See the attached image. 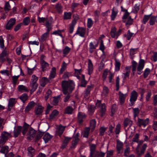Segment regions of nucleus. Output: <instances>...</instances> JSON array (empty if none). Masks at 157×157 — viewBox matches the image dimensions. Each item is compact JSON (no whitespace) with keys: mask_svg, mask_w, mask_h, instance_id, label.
Masks as SVG:
<instances>
[{"mask_svg":"<svg viewBox=\"0 0 157 157\" xmlns=\"http://www.w3.org/2000/svg\"><path fill=\"white\" fill-rule=\"evenodd\" d=\"M74 83L73 82L70 83L65 81H62V90L65 95L63 98L64 102H67L68 101L71 96V93L74 89Z\"/></svg>","mask_w":157,"mask_h":157,"instance_id":"obj_1","label":"nucleus"},{"mask_svg":"<svg viewBox=\"0 0 157 157\" xmlns=\"http://www.w3.org/2000/svg\"><path fill=\"white\" fill-rule=\"evenodd\" d=\"M12 137L11 133L4 131L2 132L0 136V144H3L9 138Z\"/></svg>","mask_w":157,"mask_h":157,"instance_id":"obj_2","label":"nucleus"},{"mask_svg":"<svg viewBox=\"0 0 157 157\" xmlns=\"http://www.w3.org/2000/svg\"><path fill=\"white\" fill-rule=\"evenodd\" d=\"M121 29H119L117 31L116 28L113 27L111 29L110 32L111 36L112 38L117 39L121 34Z\"/></svg>","mask_w":157,"mask_h":157,"instance_id":"obj_3","label":"nucleus"},{"mask_svg":"<svg viewBox=\"0 0 157 157\" xmlns=\"http://www.w3.org/2000/svg\"><path fill=\"white\" fill-rule=\"evenodd\" d=\"M15 23L16 20L15 18H12L10 19L5 26L6 29L8 30H11L13 28Z\"/></svg>","mask_w":157,"mask_h":157,"instance_id":"obj_4","label":"nucleus"},{"mask_svg":"<svg viewBox=\"0 0 157 157\" xmlns=\"http://www.w3.org/2000/svg\"><path fill=\"white\" fill-rule=\"evenodd\" d=\"M86 29L83 27H78L76 33L74 36L78 35L81 37H84L86 33Z\"/></svg>","mask_w":157,"mask_h":157,"instance_id":"obj_5","label":"nucleus"},{"mask_svg":"<svg viewBox=\"0 0 157 157\" xmlns=\"http://www.w3.org/2000/svg\"><path fill=\"white\" fill-rule=\"evenodd\" d=\"M149 122V119L148 118H147L145 120L140 119L138 118V119L137 124L138 125L139 127L143 126L144 127H145L148 124Z\"/></svg>","mask_w":157,"mask_h":157,"instance_id":"obj_6","label":"nucleus"},{"mask_svg":"<svg viewBox=\"0 0 157 157\" xmlns=\"http://www.w3.org/2000/svg\"><path fill=\"white\" fill-rule=\"evenodd\" d=\"M144 64L145 62L144 60L141 59L140 60L137 67V74L138 75H140L141 74V71L144 67Z\"/></svg>","mask_w":157,"mask_h":157,"instance_id":"obj_7","label":"nucleus"},{"mask_svg":"<svg viewBox=\"0 0 157 157\" xmlns=\"http://www.w3.org/2000/svg\"><path fill=\"white\" fill-rule=\"evenodd\" d=\"M138 95V94L135 90H134L132 92L130 99V101L132 104L133 105L136 101Z\"/></svg>","mask_w":157,"mask_h":157,"instance_id":"obj_8","label":"nucleus"},{"mask_svg":"<svg viewBox=\"0 0 157 157\" xmlns=\"http://www.w3.org/2000/svg\"><path fill=\"white\" fill-rule=\"evenodd\" d=\"M66 127L65 126H63L61 124L57 126L56 131V135L60 136L63 133Z\"/></svg>","mask_w":157,"mask_h":157,"instance_id":"obj_9","label":"nucleus"},{"mask_svg":"<svg viewBox=\"0 0 157 157\" xmlns=\"http://www.w3.org/2000/svg\"><path fill=\"white\" fill-rule=\"evenodd\" d=\"M36 131L32 128H30L27 134V139L29 140H31L34 137Z\"/></svg>","mask_w":157,"mask_h":157,"instance_id":"obj_10","label":"nucleus"},{"mask_svg":"<svg viewBox=\"0 0 157 157\" xmlns=\"http://www.w3.org/2000/svg\"><path fill=\"white\" fill-rule=\"evenodd\" d=\"M131 66L126 67L125 68V72L123 74L122 77L123 79L125 80L127 78H128L130 72Z\"/></svg>","mask_w":157,"mask_h":157,"instance_id":"obj_11","label":"nucleus"},{"mask_svg":"<svg viewBox=\"0 0 157 157\" xmlns=\"http://www.w3.org/2000/svg\"><path fill=\"white\" fill-rule=\"evenodd\" d=\"M42 70L43 71H46L49 69V64L44 61H42L40 62Z\"/></svg>","mask_w":157,"mask_h":157,"instance_id":"obj_12","label":"nucleus"},{"mask_svg":"<svg viewBox=\"0 0 157 157\" xmlns=\"http://www.w3.org/2000/svg\"><path fill=\"white\" fill-rule=\"evenodd\" d=\"M78 121L80 123L83 121L86 117V115L84 113L81 112H78Z\"/></svg>","mask_w":157,"mask_h":157,"instance_id":"obj_13","label":"nucleus"},{"mask_svg":"<svg viewBox=\"0 0 157 157\" xmlns=\"http://www.w3.org/2000/svg\"><path fill=\"white\" fill-rule=\"evenodd\" d=\"M45 25L47 28V30L48 31H50L52 29V21L50 19L48 18H46L45 21Z\"/></svg>","mask_w":157,"mask_h":157,"instance_id":"obj_14","label":"nucleus"},{"mask_svg":"<svg viewBox=\"0 0 157 157\" xmlns=\"http://www.w3.org/2000/svg\"><path fill=\"white\" fill-rule=\"evenodd\" d=\"M16 102V101L15 98H12L9 99L8 107L9 110H10L13 108V105Z\"/></svg>","mask_w":157,"mask_h":157,"instance_id":"obj_15","label":"nucleus"},{"mask_svg":"<svg viewBox=\"0 0 157 157\" xmlns=\"http://www.w3.org/2000/svg\"><path fill=\"white\" fill-rule=\"evenodd\" d=\"M44 109V107L40 105H38L35 108V113L36 115H40L42 114Z\"/></svg>","mask_w":157,"mask_h":157,"instance_id":"obj_16","label":"nucleus"},{"mask_svg":"<svg viewBox=\"0 0 157 157\" xmlns=\"http://www.w3.org/2000/svg\"><path fill=\"white\" fill-rule=\"evenodd\" d=\"M7 51L5 48L4 49L0 55V62H3L6 60V57L7 55Z\"/></svg>","mask_w":157,"mask_h":157,"instance_id":"obj_17","label":"nucleus"},{"mask_svg":"<svg viewBox=\"0 0 157 157\" xmlns=\"http://www.w3.org/2000/svg\"><path fill=\"white\" fill-rule=\"evenodd\" d=\"M126 94H124L121 91L119 92V100L120 103L122 105L125 101V100L126 97Z\"/></svg>","mask_w":157,"mask_h":157,"instance_id":"obj_18","label":"nucleus"},{"mask_svg":"<svg viewBox=\"0 0 157 157\" xmlns=\"http://www.w3.org/2000/svg\"><path fill=\"white\" fill-rule=\"evenodd\" d=\"M74 108L70 106H68L65 109L64 113L65 114H71L73 113Z\"/></svg>","mask_w":157,"mask_h":157,"instance_id":"obj_19","label":"nucleus"},{"mask_svg":"<svg viewBox=\"0 0 157 157\" xmlns=\"http://www.w3.org/2000/svg\"><path fill=\"white\" fill-rule=\"evenodd\" d=\"M88 74L89 75L91 74L93 72V65L91 60L89 59L88 60Z\"/></svg>","mask_w":157,"mask_h":157,"instance_id":"obj_20","label":"nucleus"},{"mask_svg":"<svg viewBox=\"0 0 157 157\" xmlns=\"http://www.w3.org/2000/svg\"><path fill=\"white\" fill-rule=\"evenodd\" d=\"M59 113V112L56 109L54 110L50 115L49 119L51 120L55 118L58 116Z\"/></svg>","mask_w":157,"mask_h":157,"instance_id":"obj_21","label":"nucleus"},{"mask_svg":"<svg viewBox=\"0 0 157 157\" xmlns=\"http://www.w3.org/2000/svg\"><path fill=\"white\" fill-rule=\"evenodd\" d=\"M76 23L75 20H73L71 24L69 25V32L70 33H72L73 32L75 25Z\"/></svg>","mask_w":157,"mask_h":157,"instance_id":"obj_22","label":"nucleus"},{"mask_svg":"<svg viewBox=\"0 0 157 157\" xmlns=\"http://www.w3.org/2000/svg\"><path fill=\"white\" fill-rule=\"evenodd\" d=\"M38 86V84L37 83H30V86L31 87L30 89L31 94H32L36 90Z\"/></svg>","mask_w":157,"mask_h":157,"instance_id":"obj_23","label":"nucleus"},{"mask_svg":"<svg viewBox=\"0 0 157 157\" xmlns=\"http://www.w3.org/2000/svg\"><path fill=\"white\" fill-rule=\"evenodd\" d=\"M27 154L29 156L33 157L35 155V150L33 148H28Z\"/></svg>","mask_w":157,"mask_h":157,"instance_id":"obj_24","label":"nucleus"},{"mask_svg":"<svg viewBox=\"0 0 157 157\" xmlns=\"http://www.w3.org/2000/svg\"><path fill=\"white\" fill-rule=\"evenodd\" d=\"M50 31H48L47 30L46 32L42 34L40 38V40L41 42H44L47 40V39L48 37L49 36V32Z\"/></svg>","mask_w":157,"mask_h":157,"instance_id":"obj_25","label":"nucleus"},{"mask_svg":"<svg viewBox=\"0 0 157 157\" xmlns=\"http://www.w3.org/2000/svg\"><path fill=\"white\" fill-rule=\"evenodd\" d=\"M145 150V148H136V152L138 155L141 156L144 154Z\"/></svg>","mask_w":157,"mask_h":157,"instance_id":"obj_26","label":"nucleus"},{"mask_svg":"<svg viewBox=\"0 0 157 157\" xmlns=\"http://www.w3.org/2000/svg\"><path fill=\"white\" fill-rule=\"evenodd\" d=\"M79 134L78 133L74 136L73 141H72V145L73 146H75L78 143L79 141L78 138Z\"/></svg>","mask_w":157,"mask_h":157,"instance_id":"obj_27","label":"nucleus"},{"mask_svg":"<svg viewBox=\"0 0 157 157\" xmlns=\"http://www.w3.org/2000/svg\"><path fill=\"white\" fill-rule=\"evenodd\" d=\"M35 103L33 101L30 102L28 104L25 109V111L26 112H28L30 111L34 106Z\"/></svg>","mask_w":157,"mask_h":157,"instance_id":"obj_28","label":"nucleus"},{"mask_svg":"<svg viewBox=\"0 0 157 157\" xmlns=\"http://www.w3.org/2000/svg\"><path fill=\"white\" fill-rule=\"evenodd\" d=\"M18 89L19 91L22 92H28L29 90L28 88L23 85H20L18 87Z\"/></svg>","mask_w":157,"mask_h":157,"instance_id":"obj_29","label":"nucleus"},{"mask_svg":"<svg viewBox=\"0 0 157 157\" xmlns=\"http://www.w3.org/2000/svg\"><path fill=\"white\" fill-rule=\"evenodd\" d=\"M56 74V69L55 67H53L51 71L49 78L50 79H52L54 78Z\"/></svg>","mask_w":157,"mask_h":157,"instance_id":"obj_30","label":"nucleus"},{"mask_svg":"<svg viewBox=\"0 0 157 157\" xmlns=\"http://www.w3.org/2000/svg\"><path fill=\"white\" fill-rule=\"evenodd\" d=\"M21 126H18L17 128L14 130V136L15 137H17L21 132Z\"/></svg>","mask_w":157,"mask_h":157,"instance_id":"obj_31","label":"nucleus"},{"mask_svg":"<svg viewBox=\"0 0 157 157\" xmlns=\"http://www.w3.org/2000/svg\"><path fill=\"white\" fill-rule=\"evenodd\" d=\"M52 136L49 133H46L43 137V139L44 140L45 143L48 142L52 138Z\"/></svg>","mask_w":157,"mask_h":157,"instance_id":"obj_32","label":"nucleus"},{"mask_svg":"<svg viewBox=\"0 0 157 157\" xmlns=\"http://www.w3.org/2000/svg\"><path fill=\"white\" fill-rule=\"evenodd\" d=\"M151 15V14L148 15H144L143 17L142 20L141 21L142 23L144 24H146V22L149 19Z\"/></svg>","mask_w":157,"mask_h":157,"instance_id":"obj_33","label":"nucleus"},{"mask_svg":"<svg viewBox=\"0 0 157 157\" xmlns=\"http://www.w3.org/2000/svg\"><path fill=\"white\" fill-rule=\"evenodd\" d=\"M98 152L96 151L95 148H91L90 157L96 156L98 155Z\"/></svg>","mask_w":157,"mask_h":157,"instance_id":"obj_34","label":"nucleus"},{"mask_svg":"<svg viewBox=\"0 0 157 157\" xmlns=\"http://www.w3.org/2000/svg\"><path fill=\"white\" fill-rule=\"evenodd\" d=\"M124 127H126L128 126H130L132 124V121L130 119L126 118L124 121Z\"/></svg>","mask_w":157,"mask_h":157,"instance_id":"obj_35","label":"nucleus"},{"mask_svg":"<svg viewBox=\"0 0 157 157\" xmlns=\"http://www.w3.org/2000/svg\"><path fill=\"white\" fill-rule=\"evenodd\" d=\"M72 13L71 12H65L63 15V19L64 20H68L71 18Z\"/></svg>","mask_w":157,"mask_h":157,"instance_id":"obj_36","label":"nucleus"},{"mask_svg":"<svg viewBox=\"0 0 157 157\" xmlns=\"http://www.w3.org/2000/svg\"><path fill=\"white\" fill-rule=\"evenodd\" d=\"M93 88V86H87V88L86 89L85 93L84 96L86 97L88 96L90 94V91Z\"/></svg>","mask_w":157,"mask_h":157,"instance_id":"obj_37","label":"nucleus"},{"mask_svg":"<svg viewBox=\"0 0 157 157\" xmlns=\"http://www.w3.org/2000/svg\"><path fill=\"white\" fill-rule=\"evenodd\" d=\"M156 21V17L155 16H152L151 17L149 21V24L151 25H153L155 24V23Z\"/></svg>","mask_w":157,"mask_h":157,"instance_id":"obj_38","label":"nucleus"},{"mask_svg":"<svg viewBox=\"0 0 157 157\" xmlns=\"http://www.w3.org/2000/svg\"><path fill=\"white\" fill-rule=\"evenodd\" d=\"M118 11L117 10H114V8H113L112 10V12L111 15V19L112 20H114L116 16Z\"/></svg>","mask_w":157,"mask_h":157,"instance_id":"obj_39","label":"nucleus"},{"mask_svg":"<svg viewBox=\"0 0 157 157\" xmlns=\"http://www.w3.org/2000/svg\"><path fill=\"white\" fill-rule=\"evenodd\" d=\"M96 125V121L95 120L93 119L90 121V127L92 131H93Z\"/></svg>","mask_w":157,"mask_h":157,"instance_id":"obj_40","label":"nucleus"},{"mask_svg":"<svg viewBox=\"0 0 157 157\" xmlns=\"http://www.w3.org/2000/svg\"><path fill=\"white\" fill-rule=\"evenodd\" d=\"M62 6L61 4L57 3L56 4L55 6V8L57 12L60 13L62 12Z\"/></svg>","mask_w":157,"mask_h":157,"instance_id":"obj_41","label":"nucleus"},{"mask_svg":"<svg viewBox=\"0 0 157 157\" xmlns=\"http://www.w3.org/2000/svg\"><path fill=\"white\" fill-rule=\"evenodd\" d=\"M90 131V128L88 127L85 128L83 133V137L86 138L87 137L89 134Z\"/></svg>","mask_w":157,"mask_h":157,"instance_id":"obj_42","label":"nucleus"},{"mask_svg":"<svg viewBox=\"0 0 157 157\" xmlns=\"http://www.w3.org/2000/svg\"><path fill=\"white\" fill-rule=\"evenodd\" d=\"M97 46V45H94L92 42H90L89 44L90 52L91 53H92Z\"/></svg>","mask_w":157,"mask_h":157,"instance_id":"obj_43","label":"nucleus"},{"mask_svg":"<svg viewBox=\"0 0 157 157\" xmlns=\"http://www.w3.org/2000/svg\"><path fill=\"white\" fill-rule=\"evenodd\" d=\"M29 127V125L25 123L23 126V129L22 131V133L23 135L25 134Z\"/></svg>","mask_w":157,"mask_h":157,"instance_id":"obj_44","label":"nucleus"},{"mask_svg":"<svg viewBox=\"0 0 157 157\" xmlns=\"http://www.w3.org/2000/svg\"><path fill=\"white\" fill-rule=\"evenodd\" d=\"M88 109L89 114L90 115L92 114L94 111V106L93 105H90L88 106Z\"/></svg>","mask_w":157,"mask_h":157,"instance_id":"obj_45","label":"nucleus"},{"mask_svg":"<svg viewBox=\"0 0 157 157\" xmlns=\"http://www.w3.org/2000/svg\"><path fill=\"white\" fill-rule=\"evenodd\" d=\"M67 65V64L65 62L63 61L60 70V73H62L66 69Z\"/></svg>","mask_w":157,"mask_h":157,"instance_id":"obj_46","label":"nucleus"},{"mask_svg":"<svg viewBox=\"0 0 157 157\" xmlns=\"http://www.w3.org/2000/svg\"><path fill=\"white\" fill-rule=\"evenodd\" d=\"M115 70L116 71H119L120 70L121 63L118 60L115 59Z\"/></svg>","mask_w":157,"mask_h":157,"instance_id":"obj_47","label":"nucleus"},{"mask_svg":"<svg viewBox=\"0 0 157 157\" xmlns=\"http://www.w3.org/2000/svg\"><path fill=\"white\" fill-rule=\"evenodd\" d=\"M20 99L24 102L28 99V96L25 94H23L20 97Z\"/></svg>","mask_w":157,"mask_h":157,"instance_id":"obj_48","label":"nucleus"},{"mask_svg":"<svg viewBox=\"0 0 157 157\" xmlns=\"http://www.w3.org/2000/svg\"><path fill=\"white\" fill-rule=\"evenodd\" d=\"M109 90L107 87L104 86L103 87V92L102 94V95L106 97L108 93Z\"/></svg>","mask_w":157,"mask_h":157,"instance_id":"obj_49","label":"nucleus"},{"mask_svg":"<svg viewBox=\"0 0 157 157\" xmlns=\"http://www.w3.org/2000/svg\"><path fill=\"white\" fill-rule=\"evenodd\" d=\"M93 24V21L91 18H88L87 19V26L89 28H90Z\"/></svg>","mask_w":157,"mask_h":157,"instance_id":"obj_50","label":"nucleus"},{"mask_svg":"<svg viewBox=\"0 0 157 157\" xmlns=\"http://www.w3.org/2000/svg\"><path fill=\"white\" fill-rule=\"evenodd\" d=\"M30 22V19L29 17H25L23 20V23L25 25H28Z\"/></svg>","mask_w":157,"mask_h":157,"instance_id":"obj_51","label":"nucleus"},{"mask_svg":"<svg viewBox=\"0 0 157 157\" xmlns=\"http://www.w3.org/2000/svg\"><path fill=\"white\" fill-rule=\"evenodd\" d=\"M133 21V19H132L131 17H129V18L123 20V21L124 22H126V25H130L132 24Z\"/></svg>","mask_w":157,"mask_h":157,"instance_id":"obj_52","label":"nucleus"},{"mask_svg":"<svg viewBox=\"0 0 157 157\" xmlns=\"http://www.w3.org/2000/svg\"><path fill=\"white\" fill-rule=\"evenodd\" d=\"M137 63L135 61H133L132 62V71L133 73L136 71V68L137 66Z\"/></svg>","mask_w":157,"mask_h":157,"instance_id":"obj_53","label":"nucleus"},{"mask_svg":"<svg viewBox=\"0 0 157 157\" xmlns=\"http://www.w3.org/2000/svg\"><path fill=\"white\" fill-rule=\"evenodd\" d=\"M129 13L128 12L127 10H125V13L124 15L122 18L124 20L131 17L129 16Z\"/></svg>","mask_w":157,"mask_h":157,"instance_id":"obj_54","label":"nucleus"},{"mask_svg":"<svg viewBox=\"0 0 157 157\" xmlns=\"http://www.w3.org/2000/svg\"><path fill=\"white\" fill-rule=\"evenodd\" d=\"M152 95L151 91H149L147 92V94L146 96V100L147 101H149Z\"/></svg>","mask_w":157,"mask_h":157,"instance_id":"obj_55","label":"nucleus"},{"mask_svg":"<svg viewBox=\"0 0 157 157\" xmlns=\"http://www.w3.org/2000/svg\"><path fill=\"white\" fill-rule=\"evenodd\" d=\"M71 48L68 46H66L63 50V53L64 55H67L70 52Z\"/></svg>","mask_w":157,"mask_h":157,"instance_id":"obj_56","label":"nucleus"},{"mask_svg":"<svg viewBox=\"0 0 157 157\" xmlns=\"http://www.w3.org/2000/svg\"><path fill=\"white\" fill-rule=\"evenodd\" d=\"M150 70L148 68H146L144 71V76L145 78H147L149 74Z\"/></svg>","mask_w":157,"mask_h":157,"instance_id":"obj_57","label":"nucleus"},{"mask_svg":"<svg viewBox=\"0 0 157 157\" xmlns=\"http://www.w3.org/2000/svg\"><path fill=\"white\" fill-rule=\"evenodd\" d=\"M133 34V33H131L129 30H128V31L127 35L126 34L124 35V36L127 37V39L129 40L132 36Z\"/></svg>","mask_w":157,"mask_h":157,"instance_id":"obj_58","label":"nucleus"},{"mask_svg":"<svg viewBox=\"0 0 157 157\" xmlns=\"http://www.w3.org/2000/svg\"><path fill=\"white\" fill-rule=\"evenodd\" d=\"M140 6V5L139 4H135L133 10V11L134 13H137L138 11L139 10Z\"/></svg>","mask_w":157,"mask_h":157,"instance_id":"obj_59","label":"nucleus"},{"mask_svg":"<svg viewBox=\"0 0 157 157\" xmlns=\"http://www.w3.org/2000/svg\"><path fill=\"white\" fill-rule=\"evenodd\" d=\"M9 148H2L0 151L2 153L5 154L6 156V154L9 151Z\"/></svg>","mask_w":157,"mask_h":157,"instance_id":"obj_60","label":"nucleus"},{"mask_svg":"<svg viewBox=\"0 0 157 157\" xmlns=\"http://www.w3.org/2000/svg\"><path fill=\"white\" fill-rule=\"evenodd\" d=\"M133 112L134 116L135 117H136L139 112V110L138 108H135L133 109Z\"/></svg>","mask_w":157,"mask_h":157,"instance_id":"obj_61","label":"nucleus"},{"mask_svg":"<svg viewBox=\"0 0 157 157\" xmlns=\"http://www.w3.org/2000/svg\"><path fill=\"white\" fill-rule=\"evenodd\" d=\"M19 75L14 76L12 77L13 80V83L14 85H16L17 83V81L18 80Z\"/></svg>","mask_w":157,"mask_h":157,"instance_id":"obj_62","label":"nucleus"},{"mask_svg":"<svg viewBox=\"0 0 157 157\" xmlns=\"http://www.w3.org/2000/svg\"><path fill=\"white\" fill-rule=\"evenodd\" d=\"M38 79V77L36 76L35 75H33L32 76V78L30 82L32 83H37Z\"/></svg>","mask_w":157,"mask_h":157,"instance_id":"obj_63","label":"nucleus"},{"mask_svg":"<svg viewBox=\"0 0 157 157\" xmlns=\"http://www.w3.org/2000/svg\"><path fill=\"white\" fill-rule=\"evenodd\" d=\"M153 104L155 106L157 105V94L153 95Z\"/></svg>","mask_w":157,"mask_h":157,"instance_id":"obj_64","label":"nucleus"}]
</instances>
